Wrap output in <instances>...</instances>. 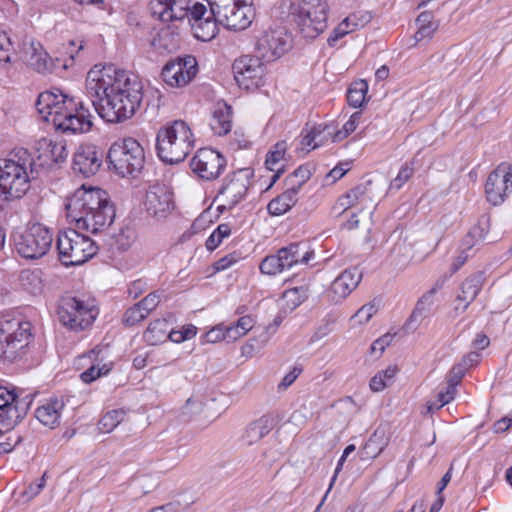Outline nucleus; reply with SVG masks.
Returning <instances> with one entry per match:
<instances>
[{"mask_svg": "<svg viewBox=\"0 0 512 512\" xmlns=\"http://www.w3.org/2000/svg\"><path fill=\"white\" fill-rule=\"evenodd\" d=\"M86 90L99 117L111 124L131 119L143 100L141 80L118 66H93L86 76Z\"/></svg>", "mask_w": 512, "mask_h": 512, "instance_id": "nucleus-1", "label": "nucleus"}, {"mask_svg": "<svg viewBox=\"0 0 512 512\" xmlns=\"http://www.w3.org/2000/svg\"><path fill=\"white\" fill-rule=\"evenodd\" d=\"M65 208L67 218L77 230L93 234L109 227L115 217V209L107 193L84 185L67 198Z\"/></svg>", "mask_w": 512, "mask_h": 512, "instance_id": "nucleus-2", "label": "nucleus"}, {"mask_svg": "<svg viewBox=\"0 0 512 512\" xmlns=\"http://www.w3.org/2000/svg\"><path fill=\"white\" fill-rule=\"evenodd\" d=\"M150 11L153 17L172 22L188 19L194 36L201 41H210L217 34V28L210 20L204 0H151Z\"/></svg>", "mask_w": 512, "mask_h": 512, "instance_id": "nucleus-3", "label": "nucleus"}, {"mask_svg": "<svg viewBox=\"0 0 512 512\" xmlns=\"http://www.w3.org/2000/svg\"><path fill=\"white\" fill-rule=\"evenodd\" d=\"M31 154L20 149L9 158L0 159V195L6 200L19 199L30 189L38 171Z\"/></svg>", "mask_w": 512, "mask_h": 512, "instance_id": "nucleus-4", "label": "nucleus"}, {"mask_svg": "<svg viewBox=\"0 0 512 512\" xmlns=\"http://www.w3.org/2000/svg\"><path fill=\"white\" fill-rule=\"evenodd\" d=\"M33 325L20 312L9 311L0 317V360L13 363L22 359L33 341Z\"/></svg>", "mask_w": 512, "mask_h": 512, "instance_id": "nucleus-5", "label": "nucleus"}, {"mask_svg": "<svg viewBox=\"0 0 512 512\" xmlns=\"http://www.w3.org/2000/svg\"><path fill=\"white\" fill-rule=\"evenodd\" d=\"M194 147V136L188 124L175 120L160 128L156 137L159 158L174 164L183 161Z\"/></svg>", "mask_w": 512, "mask_h": 512, "instance_id": "nucleus-6", "label": "nucleus"}, {"mask_svg": "<svg viewBox=\"0 0 512 512\" xmlns=\"http://www.w3.org/2000/svg\"><path fill=\"white\" fill-rule=\"evenodd\" d=\"M292 47V35L285 28H270L257 39L252 54L243 55L237 61L240 64L253 61L270 64L282 60L291 51Z\"/></svg>", "mask_w": 512, "mask_h": 512, "instance_id": "nucleus-7", "label": "nucleus"}, {"mask_svg": "<svg viewBox=\"0 0 512 512\" xmlns=\"http://www.w3.org/2000/svg\"><path fill=\"white\" fill-rule=\"evenodd\" d=\"M288 15L307 38H315L327 27L328 4L323 0H286Z\"/></svg>", "mask_w": 512, "mask_h": 512, "instance_id": "nucleus-8", "label": "nucleus"}, {"mask_svg": "<svg viewBox=\"0 0 512 512\" xmlns=\"http://www.w3.org/2000/svg\"><path fill=\"white\" fill-rule=\"evenodd\" d=\"M110 167L122 177H137L145 164L143 147L134 138H124L114 142L108 151Z\"/></svg>", "mask_w": 512, "mask_h": 512, "instance_id": "nucleus-9", "label": "nucleus"}, {"mask_svg": "<svg viewBox=\"0 0 512 512\" xmlns=\"http://www.w3.org/2000/svg\"><path fill=\"white\" fill-rule=\"evenodd\" d=\"M47 122L52 123L57 130L73 134L89 132L93 126L89 109L82 102L76 103L65 94Z\"/></svg>", "mask_w": 512, "mask_h": 512, "instance_id": "nucleus-10", "label": "nucleus"}, {"mask_svg": "<svg viewBox=\"0 0 512 512\" xmlns=\"http://www.w3.org/2000/svg\"><path fill=\"white\" fill-rule=\"evenodd\" d=\"M57 249L63 265L76 266L92 258L98 247L88 236L79 233L76 229H69L58 235Z\"/></svg>", "mask_w": 512, "mask_h": 512, "instance_id": "nucleus-11", "label": "nucleus"}, {"mask_svg": "<svg viewBox=\"0 0 512 512\" xmlns=\"http://www.w3.org/2000/svg\"><path fill=\"white\" fill-rule=\"evenodd\" d=\"M53 234L49 228L33 223L19 236L15 245L18 253L25 258L37 259L51 248Z\"/></svg>", "mask_w": 512, "mask_h": 512, "instance_id": "nucleus-12", "label": "nucleus"}, {"mask_svg": "<svg viewBox=\"0 0 512 512\" xmlns=\"http://www.w3.org/2000/svg\"><path fill=\"white\" fill-rule=\"evenodd\" d=\"M60 322L74 331H80L90 326L96 311L92 306L75 297L63 298L58 308Z\"/></svg>", "mask_w": 512, "mask_h": 512, "instance_id": "nucleus-13", "label": "nucleus"}, {"mask_svg": "<svg viewBox=\"0 0 512 512\" xmlns=\"http://www.w3.org/2000/svg\"><path fill=\"white\" fill-rule=\"evenodd\" d=\"M249 169L238 170L229 175L217 195V200L224 209H232L244 199L250 186Z\"/></svg>", "mask_w": 512, "mask_h": 512, "instance_id": "nucleus-14", "label": "nucleus"}, {"mask_svg": "<svg viewBox=\"0 0 512 512\" xmlns=\"http://www.w3.org/2000/svg\"><path fill=\"white\" fill-rule=\"evenodd\" d=\"M28 403L13 391L0 387V433L10 431L27 414Z\"/></svg>", "mask_w": 512, "mask_h": 512, "instance_id": "nucleus-15", "label": "nucleus"}, {"mask_svg": "<svg viewBox=\"0 0 512 512\" xmlns=\"http://www.w3.org/2000/svg\"><path fill=\"white\" fill-rule=\"evenodd\" d=\"M512 190V167L510 164L502 163L492 171L485 184L487 200L492 205H499Z\"/></svg>", "mask_w": 512, "mask_h": 512, "instance_id": "nucleus-16", "label": "nucleus"}, {"mask_svg": "<svg viewBox=\"0 0 512 512\" xmlns=\"http://www.w3.org/2000/svg\"><path fill=\"white\" fill-rule=\"evenodd\" d=\"M225 165L224 157L211 148L198 150L190 161L192 171L204 180H213L219 177Z\"/></svg>", "mask_w": 512, "mask_h": 512, "instance_id": "nucleus-17", "label": "nucleus"}, {"mask_svg": "<svg viewBox=\"0 0 512 512\" xmlns=\"http://www.w3.org/2000/svg\"><path fill=\"white\" fill-rule=\"evenodd\" d=\"M144 205L150 216L166 218L173 209L172 193L164 185H152L146 191Z\"/></svg>", "mask_w": 512, "mask_h": 512, "instance_id": "nucleus-18", "label": "nucleus"}, {"mask_svg": "<svg viewBox=\"0 0 512 512\" xmlns=\"http://www.w3.org/2000/svg\"><path fill=\"white\" fill-rule=\"evenodd\" d=\"M34 149L39 161L38 165L41 167H51L68 156L66 143L63 140L43 137L35 142Z\"/></svg>", "mask_w": 512, "mask_h": 512, "instance_id": "nucleus-19", "label": "nucleus"}, {"mask_svg": "<svg viewBox=\"0 0 512 512\" xmlns=\"http://www.w3.org/2000/svg\"><path fill=\"white\" fill-rule=\"evenodd\" d=\"M362 273L357 268L344 270L331 283L327 291L328 298L335 303L344 300L360 283Z\"/></svg>", "mask_w": 512, "mask_h": 512, "instance_id": "nucleus-20", "label": "nucleus"}, {"mask_svg": "<svg viewBox=\"0 0 512 512\" xmlns=\"http://www.w3.org/2000/svg\"><path fill=\"white\" fill-rule=\"evenodd\" d=\"M101 166V158L94 146L82 145L73 158V169L88 177L95 174Z\"/></svg>", "mask_w": 512, "mask_h": 512, "instance_id": "nucleus-21", "label": "nucleus"}, {"mask_svg": "<svg viewBox=\"0 0 512 512\" xmlns=\"http://www.w3.org/2000/svg\"><path fill=\"white\" fill-rule=\"evenodd\" d=\"M198 72V66H163L160 76L169 87L181 88L189 84Z\"/></svg>", "mask_w": 512, "mask_h": 512, "instance_id": "nucleus-22", "label": "nucleus"}, {"mask_svg": "<svg viewBox=\"0 0 512 512\" xmlns=\"http://www.w3.org/2000/svg\"><path fill=\"white\" fill-rule=\"evenodd\" d=\"M483 279L481 275H472L464 280L460 293L455 299L454 311L456 315L466 311L482 289Z\"/></svg>", "mask_w": 512, "mask_h": 512, "instance_id": "nucleus-23", "label": "nucleus"}, {"mask_svg": "<svg viewBox=\"0 0 512 512\" xmlns=\"http://www.w3.org/2000/svg\"><path fill=\"white\" fill-rule=\"evenodd\" d=\"M285 269H291L298 265H307L313 257L306 243H291L278 250Z\"/></svg>", "mask_w": 512, "mask_h": 512, "instance_id": "nucleus-24", "label": "nucleus"}, {"mask_svg": "<svg viewBox=\"0 0 512 512\" xmlns=\"http://www.w3.org/2000/svg\"><path fill=\"white\" fill-rule=\"evenodd\" d=\"M251 12V7L242 1L217 19V22L231 30H243L251 23Z\"/></svg>", "mask_w": 512, "mask_h": 512, "instance_id": "nucleus-25", "label": "nucleus"}, {"mask_svg": "<svg viewBox=\"0 0 512 512\" xmlns=\"http://www.w3.org/2000/svg\"><path fill=\"white\" fill-rule=\"evenodd\" d=\"M209 124L215 135H227L232 129V107L225 101H218L213 107Z\"/></svg>", "mask_w": 512, "mask_h": 512, "instance_id": "nucleus-26", "label": "nucleus"}, {"mask_svg": "<svg viewBox=\"0 0 512 512\" xmlns=\"http://www.w3.org/2000/svg\"><path fill=\"white\" fill-rule=\"evenodd\" d=\"M276 417L271 414H265L257 420L251 422L243 434V440L248 445H253L263 439L276 425Z\"/></svg>", "mask_w": 512, "mask_h": 512, "instance_id": "nucleus-27", "label": "nucleus"}, {"mask_svg": "<svg viewBox=\"0 0 512 512\" xmlns=\"http://www.w3.org/2000/svg\"><path fill=\"white\" fill-rule=\"evenodd\" d=\"M234 79L240 88H257L263 80V66H233Z\"/></svg>", "mask_w": 512, "mask_h": 512, "instance_id": "nucleus-28", "label": "nucleus"}, {"mask_svg": "<svg viewBox=\"0 0 512 512\" xmlns=\"http://www.w3.org/2000/svg\"><path fill=\"white\" fill-rule=\"evenodd\" d=\"M65 404L62 399H50L36 410V418L45 426L55 428L60 424L61 411Z\"/></svg>", "mask_w": 512, "mask_h": 512, "instance_id": "nucleus-29", "label": "nucleus"}, {"mask_svg": "<svg viewBox=\"0 0 512 512\" xmlns=\"http://www.w3.org/2000/svg\"><path fill=\"white\" fill-rule=\"evenodd\" d=\"M298 188L291 186L278 197L272 199L267 206L271 215L279 216L289 211L297 202Z\"/></svg>", "mask_w": 512, "mask_h": 512, "instance_id": "nucleus-30", "label": "nucleus"}, {"mask_svg": "<svg viewBox=\"0 0 512 512\" xmlns=\"http://www.w3.org/2000/svg\"><path fill=\"white\" fill-rule=\"evenodd\" d=\"M63 93L60 90L45 91L39 94L36 109L42 118L47 122L59 101L63 99Z\"/></svg>", "mask_w": 512, "mask_h": 512, "instance_id": "nucleus-31", "label": "nucleus"}, {"mask_svg": "<svg viewBox=\"0 0 512 512\" xmlns=\"http://www.w3.org/2000/svg\"><path fill=\"white\" fill-rule=\"evenodd\" d=\"M355 188H363V196H357L359 210L372 208L374 203L381 197L382 191L379 189L377 182L369 180L355 186Z\"/></svg>", "mask_w": 512, "mask_h": 512, "instance_id": "nucleus-32", "label": "nucleus"}, {"mask_svg": "<svg viewBox=\"0 0 512 512\" xmlns=\"http://www.w3.org/2000/svg\"><path fill=\"white\" fill-rule=\"evenodd\" d=\"M168 329L169 324L166 319H156L149 324L143 338L148 344L157 345L167 339Z\"/></svg>", "mask_w": 512, "mask_h": 512, "instance_id": "nucleus-33", "label": "nucleus"}, {"mask_svg": "<svg viewBox=\"0 0 512 512\" xmlns=\"http://www.w3.org/2000/svg\"><path fill=\"white\" fill-rule=\"evenodd\" d=\"M399 369L396 365H390L385 370L379 371L370 380V389L373 392H381L391 385Z\"/></svg>", "mask_w": 512, "mask_h": 512, "instance_id": "nucleus-34", "label": "nucleus"}, {"mask_svg": "<svg viewBox=\"0 0 512 512\" xmlns=\"http://www.w3.org/2000/svg\"><path fill=\"white\" fill-rule=\"evenodd\" d=\"M490 229V217L487 214L481 215L477 223L469 230L466 243L471 248L474 243L482 241L486 238Z\"/></svg>", "mask_w": 512, "mask_h": 512, "instance_id": "nucleus-35", "label": "nucleus"}, {"mask_svg": "<svg viewBox=\"0 0 512 512\" xmlns=\"http://www.w3.org/2000/svg\"><path fill=\"white\" fill-rule=\"evenodd\" d=\"M255 325V320L251 316L240 317L235 324L226 326V335L229 342H234L244 337Z\"/></svg>", "mask_w": 512, "mask_h": 512, "instance_id": "nucleus-36", "label": "nucleus"}, {"mask_svg": "<svg viewBox=\"0 0 512 512\" xmlns=\"http://www.w3.org/2000/svg\"><path fill=\"white\" fill-rule=\"evenodd\" d=\"M48 59V53L39 42L31 41L24 45L23 62L30 64H46Z\"/></svg>", "mask_w": 512, "mask_h": 512, "instance_id": "nucleus-37", "label": "nucleus"}, {"mask_svg": "<svg viewBox=\"0 0 512 512\" xmlns=\"http://www.w3.org/2000/svg\"><path fill=\"white\" fill-rule=\"evenodd\" d=\"M179 35L170 29H162L153 39L152 44L156 49L172 52L178 47Z\"/></svg>", "mask_w": 512, "mask_h": 512, "instance_id": "nucleus-38", "label": "nucleus"}, {"mask_svg": "<svg viewBox=\"0 0 512 512\" xmlns=\"http://www.w3.org/2000/svg\"><path fill=\"white\" fill-rule=\"evenodd\" d=\"M357 196H363V188H353L338 198L334 210L340 214H348L349 210L357 207Z\"/></svg>", "mask_w": 512, "mask_h": 512, "instance_id": "nucleus-39", "label": "nucleus"}, {"mask_svg": "<svg viewBox=\"0 0 512 512\" xmlns=\"http://www.w3.org/2000/svg\"><path fill=\"white\" fill-rule=\"evenodd\" d=\"M330 125L328 124H318L314 126L311 131L305 135L301 140L302 149H306L310 151L315 149L323 144H325L324 137L317 141L318 136H321L326 130H329Z\"/></svg>", "mask_w": 512, "mask_h": 512, "instance_id": "nucleus-40", "label": "nucleus"}, {"mask_svg": "<svg viewBox=\"0 0 512 512\" xmlns=\"http://www.w3.org/2000/svg\"><path fill=\"white\" fill-rule=\"evenodd\" d=\"M241 0H210V10L207 9V13L212 14V22H214L216 28L218 29L217 19L222 17L224 14L228 13L231 8L237 6L241 3Z\"/></svg>", "mask_w": 512, "mask_h": 512, "instance_id": "nucleus-41", "label": "nucleus"}, {"mask_svg": "<svg viewBox=\"0 0 512 512\" xmlns=\"http://www.w3.org/2000/svg\"><path fill=\"white\" fill-rule=\"evenodd\" d=\"M286 143L284 141L278 142L274 145L273 150H271L267 157L265 164L270 171H277V174L273 176V182L279 177L280 168L277 167L279 162L283 160L285 152H286Z\"/></svg>", "mask_w": 512, "mask_h": 512, "instance_id": "nucleus-42", "label": "nucleus"}, {"mask_svg": "<svg viewBox=\"0 0 512 512\" xmlns=\"http://www.w3.org/2000/svg\"><path fill=\"white\" fill-rule=\"evenodd\" d=\"M367 89L368 86L366 81L360 80L358 82H354L347 92V101L349 105L354 108L361 107L365 101Z\"/></svg>", "mask_w": 512, "mask_h": 512, "instance_id": "nucleus-43", "label": "nucleus"}, {"mask_svg": "<svg viewBox=\"0 0 512 512\" xmlns=\"http://www.w3.org/2000/svg\"><path fill=\"white\" fill-rule=\"evenodd\" d=\"M21 282L23 287L33 295L43 291L44 284L40 271H24L21 275Z\"/></svg>", "mask_w": 512, "mask_h": 512, "instance_id": "nucleus-44", "label": "nucleus"}, {"mask_svg": "<svg viewBox=\"0 0 512 512\" xmlns=\"http://www.w3.org/2000/svg\"><path fill=\"white\" fill-rule=\"evenodd\" d=\"M125 418L124 410H112L107 412L99 421L98 428L103 433L113 431Z\"/></svg>", "mask_w": 512, "mask_h": 512, "instance_id": "nucleus-45", "label": "nucleus"}, {"mask_svg": "<svg viewBox=\"0 0 512 512\" xmlns=\"http://www.w3.org/2000/svg\"><path fill=\"white\" fill-rule=\"evenodd\" d=\"M307 298V289L304 287H295L288 289L283 293V300L290 309H295Z\"/></svg>", "mask_w": 512, "mask_h": 512, "instance_id": "nucleus-46", "label": "nucleus"}, {"mask_svg": "<svg viewBox=\"0 0 512 512\" xmlns=\"http://www.w3.org/2000/svg\"><path fill=\"white\" fill-rule=\"evenodd\" d=\"M260 270L267 275H275L285 270L279 253L265 257L260 263Z\"/></svg>", "mask_w": 512, "mask_h": 512, "instance_id": "nucleus-47", "label": "nucleus"}, {"mask_svg": "<svg viewBox=\"0 0 512 512\" xmlns=\"http://www.w3.org/2000/svg\"><path fill=\"white\" fill-rule=\"evenodd\" d=\"M360 119V113H353L349 120L343 125V128L338 131H334L332 142H340L347 138L357 128Z\"/></svg>", "mask_w": 512, "mask_h": 512, "instance_id": "nucleus-48", "label": "nucleus"}, {"mask_svg": "<svg viewBox=\"0 0 512 512\" xmlns=\"http://www.w3.org/2000/svg\"><path fill=\"white\" fill-rule=\"evenodd\" d=\"M136 240V232L130 227H125L116 235L115 242L119 249H129Z\"/></svg>", "mask_w": 512, "mask_h": 512, "instance_id": "nucleus-49", "label": "nucleus"}, {"mask_svg": "<svg viewBox=\"0 0 512 512\" xmlns=\"http://www.w3.org/2000/svg\"><path fill=\"white\" fill-rule=\"evenodd\" d=\"M147 317V314L144 313L141 306L137 303L132 307L126 310L123 315V323L127 326H134L144 320Z\"/></svg>", "mask_w": 512, "mask_h": 512, "instance_id": "nucleus-50", "label": "nucleus"}, {"mask_svg": "<svg viewBox=\"0 0 512 512\" xmlns=\"http://www.w3.org/2000/svg\"><path fill=\"white\" fill-rule=\"evenodd\" d=\"M111 369L110 364H103L100 366L99 364L92 365L86 371L81 374L82 381L86 383H90L102 375H106Z\"/></svg>", "mask_w": 512, "mask_h": 512, "instance_id": "nucleus-51", "label": "nucleus"}, {"mask_svg": "<svg viewBox=\"0 0 512 512\" xmlns=\"http://www.w3.org/2000/svg\"><path fill=\"white\" fill-rule=\"evenodd\" d=\"M227 328L225 325L220 324L215 327H213L211 330L205 333L203 336V341L205 343H217L220 341H226L229 342V338L226 335Z\"/></svg>", "mask_w": 512, "mask_h": 512, "instance_id": "nucleus-52", "label": "nucleus"}, {"mask_svg": "<svg viewBox=\"0 0 512 512\" xmlns=\"http://www.w3.org/2000/svg\"><path fill=\"white\" fill-rule=\"evenodd\" d=\"M376 311L377 309L374 304H365L352 316V320L358 324L367 323Z\"/></svg>", "mask_w": 512, "mask_h": 512, "instance_id": "nucleus-53", "label": "nucleus"}, {"mask_svg": "<svg viewBox=\"0 0 512 512\" xmlns=\"http://www.w3.org/2000/svg\"><path fill=\"white\" fill-rule=\"evenodd\" d=\"M160 302V295L157 292H152L148 294L145 298H143L141 301H139L137 304L141 306L144 313L147 314V316L156 309Z\"/></svg>", "mask_w": 512, "mask_h": 512, "instance_id": "nucleus-54", "label": "nucleus"}, {"mask_svg": "<svg viewBox=\"0 0 512 512\" xmlns=\"http://www.w3.org/2000/svg\"><path fill=\"white\" fill-rule=\"evenodd\" d=\"M413 172V168L410 165L405 164L400 169L396 178H394L391 181V187L395 189H400L410 179V177L413 175Z\"/></svg>", "mask_w": 512, "mask_h": 512, "instance_id": "nucleus-55", "label": "nucleus"}, {"mask_svg": "<svg viewBox=\"0 0 512 512\" xmlns=\"http://www.w3.org/2000/svg\"><path fill=\"white\" fill-rule=\"evenodd\" d=\"M349 33V23L347 19H345L341 24L336 27L331 35L329 36L327 42L330 46H335L337 41L343 38L345 35Z\"/></svg>", "mask_w": 512, "mask_h": 512, "instance_id": "nucleus-56", "label": "nucleus"}, {"mask_svg": "<svg viewBox=\"0 0 512 512\" xmlns=\"http://www.w3.org/2000/svg\"><path fill=\"white\" fill-rule=\"evenodd\" d=\"M11 41L6 32L0 31V62L10 61Z\"/></svg>", "mask_w": 512, "mask_h": 512, "instance_id": "nucleus-57", "label": "nucleus"}, {"mask_svg": "<svg viewBox=\"0 0 512 512\" xmlns=\"http://www.w3.org/2000/svg\"><path fill=\"white\" fill-rule=\"evenodd\" d=\"M240 259L237 253L228 254L215 262L214 268L216 271H223L234 265Z\"/></svg>", "mask_w": 512, "mask_h": 512, "instance_id": "nucleus-58", "label": "nucleus"}, {"mask_svg": "<svg viewBox=\"0 0 512 512\" xmlns=\"http://www.w3.org/2000/svg\"><path fill=\"white\" fill-rule=\"evenodd\" d=\"M301 369L298 368V367H294L289 373H287L283 378L282 380L279 382L278 384V390L279 391H284L286 390L289 386H291L294 381L299 377V375L301 374Z\"/></svg>", "mask_w": 512, "mask_h": 512, "instance_id": "nucleus-59", "label": "nucleus"}, {"mask_svg": "<svg viewBox=\"0 0 512 512\" xmlns=\"http://www.w3.org/2000/svg\"><path fill=\"white\" fill-rule=\"evenodd\" d=\"M466 371L467 370L460 364L453 366L449 373L447 382H449V384H453L454 386H457L460 383L463 376L465 375Z\"/></svg>", "mask_w": 512, "mask_h": 512, "instance_id": "nucleus-60", "label": "nucleus"}, {"mask_svg": "<svg viewBox=\"0 0 512 512\" xmlns=\"http://www.w3.org/2000/svg\"><path fill=\"white\" fill-rule=\"evenodd\" d=\"M45 477L46 474H43V476L38 479L36 484H31L28 489L23 492V496H27V499L29 500L38 495L46 484Z\"/></svg>", "mask_w": 512, "mask_h": 512, "instance_id": "nucleus-61", "label": "nucleus"}, {"mask_svg": "<svg viewBox=\"0 0 512 512\" xmlns=\"http://www.w3.org/2000/svg\"><path fill=\"white\" fill-rule=\"evenodd\" d=\"M290 178H299V181L292 185L295 186V188H298L299 191L301 186L310 178V171L307 167L301 166L294 171Z\"/></svg>", "mask_w": 512, "mask_h": 512, "instance_id": "nucleus-62", "label": "nucleus"}, {"mask_svg": "<svg viewBox=\"0 0 512 512\" xmlns=\"http://www.w3.org/2000/svg\"><path fill=\"white\" fill-rule=\"evenodd\" d=\"M19 442L20 436L16 434L10 435L6 442L0 443V454L11 452Z\"/></svg>", "mask_w": 512, "mask_h": 512, "instance_id": "nucleus-63", "label": "nucleus"}, {"mask_svg": "<svg viewBox=\"0 0 512 512\" xmlns=\"http://www.w3.org/2000/svg\"><path fill=\"white\" fill-rule=\"evenodd\" d=\"M417 31L414 35V44H416L419 41H422L426 38H430L435 30L434 26H423V27H417Z\"/></svg>", "mask_w": 512, "mask_h": 512, "instance_id": "nucleus-64", "label": "nucleus"}]
</instances>
